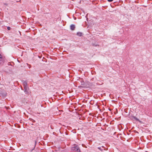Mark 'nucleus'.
Segmentation results:
<instances>
[{
  "instance_id": "9",
  "label": "nucleus",
  "mask_w": 152,
  "mask_h": 152,
  "mask_svg": "<svg viewBox=\"0 0 152 152\" xmlns=\"http://www.w3.org/2000/svg\"><path fill=\"white\" fill-rule=\"evenodd\" d=\"M2 57V56L0 54V58H1Z\"/></svg>"
},
{
  "instance_id": "8",
  "label": "nucleus",
  "mask_w": 152,
  "mask_h": 152,
  "mask_svg": "<svg viewBox=\"0 0 152 152\" xmlns=\"http://www.w3.org/2000/svg\"><path fill=\"white\" fill-rule=\"evenodd\" d=\"M109 2H111L112 1H113V0H107Z\"/></svg>"
},
{
  "instance_id": "6",
  "label": "nucleus",
  "mask_w": 152,
  "mask_h": 152,
  "mask_svg": "<svg viewBox=\"0 0 152 152\" xmlns=\"http://www.w3.org/2000/svg\"><path fill=\"white\" fill-rule=\"evenodd\" d=\"M77 35L78 36H79L80 37V36H81L82 35V33H81V32H77Z\"/></svg>"
},
{
  "instance_id": "5",
  "label": "nucleus",
  "mask_w": 152,
  "mask_h": 152,
  "mask_svg": "<svg viewBox=\"0 0 152 152\" xmlns=\"http://www.w3.org/2000/svg\"><path fill=\"white\" fill-rule=\"evenodd\" d=\"M23 85L24 88V87H28L27 86V83L26 81H24L23 82Z\"/></svg>"
},
{
  "instance_id": "7",
  "label": "nucleus",
  "mask_w": 152,
  "mask_h": 152,
  "mask_svg": "<svg viewBox=\"0 0 152 152\" xmlns=\"http://www.w3.org/2000/svg\"><path fill=\"white\" fill-rule=\"evenodd\" d=\"M10 28H10V27H7V29L8 30H10Z\"/></svg>"
},
{
  "instance_id": "4",
  "label": "nucleus",
  "mask_w": 152,
  "mask_h": 152,
  "mask_svg": "<svg viewBox=\"0 0 152 152\" xmlns=\"http://www.w3.org/2000/svg\"><path fill=\"white\" fill-rule=\"evenodd\" d=\"M131 118H132V119H134L135 120H136L137 121H140L139 120V119L137 118L135 116H132L131 117Z\"/></svg>"
},
{
  "instance_id": "11",
  "label": "nucleus",
  "mask_w": 152,
  "mask_h": 152,
  "mask_svg": "<svg viewBox=\"0 0 152 152\" xmlns=\"http://www.w3.org/2000/svg\"><path fill=\"white\" fill-rule=\"evenodd\" d=\"M111 7L112 8H113V7H112V6H111Z\"/></svg>"
},
{
  "instance_id": "3",
  "label": "nucleus",
  "mask_w": 152,
  "mask_h": 152,
  "mask_svg": "<svg viewBox=\"0 0 152 152\" xmlns=\"http://www.w3.org/2000/svg\"><path fill=\"white\" fill-rule=\"evenodd\" d=\"M70 29L72 30H74L75 28V26L74 25L72 24L70 26Z\"/></svg>"
},
{
  "instance_id": "1",
  "label": "nucleus",
  "mask_w": 152,
  "mask_h": 152,
  "mask_svg": "<svg viewBox=\"0 0 152 152\" xmlns=\"http://www.w3.org/2000/svg\"><path fill=\"white\" fill-rule=\"evenodd\" d=\"M72 149L73 150H74L75 151H76L78 152H81V151L79 149V147L76 146L75 147H73L72 148Z\"/></svg>"
},
{
  "instance_id": "10",
  "label": "nucleus",
  "mask_w": 152,
  "mask_h": 152,
  "mask_svg": "<svg viewBox=\"0 0 152 152\" xmlns=\"http://www.w3.org/2000/svg\"><path fill=\"white\" fill-rule=\"evenodd\" d=\"M98 148L100 150V148Z\"/></svg>"
},
{
  "instance_id": "2",
  "label": "nucleus",
  "mask_w": 152,
  "mask_h": 152,
  "mask_svg": "<svg viewBox=\"0 0 152 152\" xmlns=\"http://www.w3.org/2000/svg\"><path fill=\"white\" fill-rule=\"evenodd\" d=\"M24 92H25V94H27L28 93V87H24Z\"/></svg>"
}]
</instances>
